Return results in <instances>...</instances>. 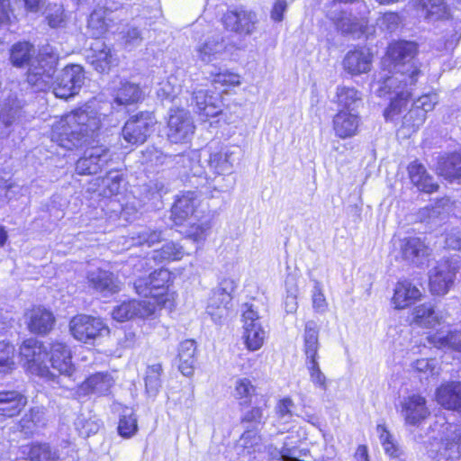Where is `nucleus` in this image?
I'll return each instance as SVG.
<instances>
[{"instance_id":"1","label":"nucleus","mask_w":461,"mask_h":461,"mask_svg":"<svg viewBox=\"0 0 461 461\" xmlns=\"http://www.w3.org/2000/svg\"><path fill=\"white\" fill-rule=\"evenodd\" d=\"M417 51V44L413 41L392 42L387 50V58L393 68L383 69L371 85L373 91L380 97L391 93L396 95L384 111L386 120H393L407 107L411 87L420 74L413 60Z\"/></svg>"},{"instance_id":"2","label":"nucleus","mask_w":461,"mask_h":461,"mask_svg":"<svg viewBox=\"0 0 461 461\" xmlns=\"http://www.w3.org/2000/svg\"><path fill=\"white\" fill-rule=\"evenodd\" d=\"M108 115L90 105H85L62 116L52 126L51 140L71 150L97 136L106 124Z\"/></svg>"},{"instance_id":"3","label":"nucleus","mask_w":461,"mask_h":461,"mask_svg":"<svg viewBox=\"0 0 461 461\" xmlns=\"http://www.w3.org/2000/svg\"><path fill=\"white\" fill-rule=\"evenodd\" d=\"M59 53L50 45L42 47L31 61L27 71V82L35 92L52 88L57 70Z\"/></svg>"},{"instance_id":"4","label":"nucleus","mask_w":461,"mask_h":461,"mask_svg":"<svg viewBox=\"0 0 461 461\" xmlns=\"http://www.w3.org/2000/svg\"><path fill=\"white\" fill-rule=\"evenodd\" d=\"M319 335L320 326L318 323L312 320L306 321L303 333V352L305 357V366L313 385L322 391H326L328 380L321 370L319 363V349L321 348Z\"/></svg>"},{"instance_id":"5","label":"nucleus","mask_w":461,"mask_h":461,"mask_svg":"<svg viewBox=\"0 0 461 461\" xmlns=\"http://www.w3.org/2000/svg\"><path fill=\"white\" fill-rule=\"evenodd\" d=\"M171 273L167 269L155 270L148 277H140L134 283L138 294L143 295L144 300H150L158 307L171 309L174 306V294L168 292L167 284L169 282Z\"/></svg>"},{"instance_id":"6","label":"nucleus","mask_w":461,"mask_h":461,"mask_svg":"<svg viewBox=\"0 0 461 461\" xmlns=\"http://www.w3.org/2000/svg\"><path fill=\"white\" fill-rule=\"evenodd\" d=\"M69 330L75 339L85 344H94L97 339L110 332L102 319L86 314L74 316L70 320Z\"/></svg>"},{"instance_id":"7","label":"nucleus","mask_w":461,"mask_h":461,"mask_svg":"<svg viewBox=\"0 0 461 461\" xmlns=\"http://www.w3.org/2000/svg\"><path fill=\"white\" fill-rule=\"evenodd\" d=\"M20 354L30 373L42 377L52 376L47 366L48 350L41 341L26 339L20 348Z\"/></svg>"},{"instance_id":"8","label":"nucleus","mask_w":461,"mask_h":461,"mask_svg":"<svg viewBox=\"0 0 461 461\" xmlns=\"http://www.w3.org/2000/svg\"><path fill=\"white\" fill-rule=\"evenodd\" d=\"M156 119L152 113L140 112L131 116L124 124L122 135L130 145H140L146 141L153 131Z\"/></svg>"},{"instance_id":"9","label":"nucleus","mask_w":461,"mask_h":461,"mask_svg":"<svg viewBox=\"0 0 461 461\" xmlns=\"http://www.w3.org/2000/svg\"><path fill=\"white\" fill-rule=\"evenodd\" d=\"M84 82L85 73L80 65L67 66L53 81V94L59 98L67 99L77 95Z\"/></svg>"},{"instance_id":"10","label":"nucleus","mask_w":461,"mask_h":461,"mask_svg":"<svg viewBox=\"0 0 461 461\" xmlns=\"http://www.w3.org/2000/svg\"><path fill=\"white\" fill-rule=\"evenodd\" d=\"M221 22L227 31L240 36H249L256 31L258 17L256 13L239 7L227 11Z\"/></svg>"},{"instance_id":"11","label":"nucleus","mask_w":461,"mask_h":461,"mask_svg":"<svg viewBox=\"0 0 461 461\" xmlns=\"http://www.w3.org/2000/svg\"><path fill=\"white\" fill-rule=\"evenodd\" d=\"M167 128V138L173 143L188 141L195 129L190 113L185 109L170 110Z\"/></svg>"},{"instance_id":"12","label":"nucleus","mask_w":461,"mask_h":461,"mask_svg":"<svg viewBox=\"0 0 461 461\" xmlns=\"http://www.w3.org/2000/svg\"><path fill=\"white\" fill-rule=\"evenodd\" d=\"M242 319L245 344L248 349L256 351L263 346L266 337V332L262 328L259 315L258 312L253 309L252 305L245 304Z\"/></svg>"},{"instance_id":"13","label":"nucleus","mask_w":461,"mask_h":461,"mask_svg":"<svg viewBox=\"0 0 461 461\" xmlns=\"http://www.w3.org/2000/svg\"><path fill=\"white\" fill-rule=\"evenodd\" d=\"M456 267L448 259L440 260L429 271V288L433 294L444 295L454 285Z\"/></svg>"},{"instance_id":"14","label":"nucleus","mask_w":461,"mask_h":461,"mask_svg":"<svg viewBox=\"0 0 461 461\" xmlns=\"http://www.w3.org/2000/svg\"><path fill=\"white\" fill-rule=\"evenodd\" d=\"M401 407V414L405 423L411 426H419L430 415L427 400L420 393H412L404 397Z\"/></svg>"},{"instance_id":"15","label":"nucleus","mask_w":461,"mask_h":461,"mask_svg":"<svg viewBox=\"0 0 461 461\" xmlns=\"http://www.w3.org/2000/svg\"><path fill=\"white\" fill-rule=\"evenodd\" d=\"M109 149L104 147H93L85 151L76 164V171L79 175L97 174L109 160H111Z\"/></svg>"},{"instance_id":"16","label":"nucleus","mask_w":461,"mask_h":461,"mask_svg":"<svg viewBox=\"0 0 461 461\" xmlns=\"http://www.w3.org/2000/svg\"><path fill=\"white\" fill-rule=\"evenodd\" d=\"M156 303L150 300H131L123 302L113 311V318L118 321H126L132 318H149L155 314Z\"/></svg>"},{"instance_id":"17","label":"nucleus","mask_w":461,"mask_h":461,"mask_svg":"<svg viewBox=\"0 0 461 461\" xmlns=\"http://www.w3.org/2000/svg\"><path fill=\"white\" fill-rule=\"evenodd\" d=\"M87 59L95 70L101 74L109 73L113 68L119 64L116 53L103 41H96L91 47V55H88Z\"/></svg>"},{"instance_id":"18","label":"nucleus","mask_w":461,"mask_h":461,"mask_svg":"<svg viewBox=\"0 0 461 461\" xmlns=\"http://www.w3.org/2000/svg\"><path fill=\"white\" fill-rule=\"evenodd\" d=\"M227 50V44L220 34H213L199 42L195 47L196 58L203 63L209 64L221 59Z\"/></svg>"},{"instance_id":"19","label":"nucleus","mask_w":461,"mask_h":461,"mask_svg":"<svg viewBox=\"0 0 461 461\" xmlns=\"http://www.w3.org/2000/svg\"><path fill=\"white\" fill-rule=\"evenodd\" d=\"M50 362L60 375L71 376L75 372L70 348L63 342L55 341L50 346Z\"/></svg>"},{"instance_id":"20","label":"nucleus","mask_w":461,"mask_h":461,"mask_svg":"<svg viewBox=\"0 0 461 461\" xmlns=\"http://www.w3.org/2000/svg\"><path fill=\"white\" fill-rule=\"evenodd\" d=\"M199 201L194 192H187L179 196L172 207V218L176 224L180 225L190 217L198 218Z\"/></svg>"},{"instance_id":"21","label":"nucleus","mask_w":461,"mask_h":461,"mask_svg":"<svg viewBox=\"0 0 461 461\" xmlns=\"http://www.w3.org/2000/svg\"><path fill=\"white\" fill-rule=\"evenodd\" d=\"M242 422L247 424V430L242 434L240 441L245 448H253L260 442L258 429L264 423L263 411L259 407L252 408L242 418Z\"/></svg>"},{"instance_id":"22","label":"nucleus","mask_w":461,"mask_h":461,"mask_svg":"<svg viewBox=\"0 0 461 461\" xmlns=\"http://www.w3.org/2000/svg\"><path fill=\"white\" fill-rule=\"evenodd\" d=\"M421 296V291L410 281H399L395 285L391 303L394 309L402 310L415 303Z\"/></svg>"},{"instance_id":"23","label":"nucleus","mask_w":461,"mask_h":461,"mask_svg":"<svg viewBox=\"0 0 461 461\" xmlns=\"http://www.w3.org/2000/svg\"><path fill=\"white\" fill-rule=\"evenodd\" d=\"M114 384V379L108 372H98L88 376L79 386L81 394L107 395Z\"/></svg>"},{"instance_id":"24","label":"nucleus","mask_w":461,"mask_h":461,"mask_svg":"<svg viewBox=\"0 0 461 461\" xmlns=\"http://www.w3.org/2000/svg\"><path fill=\"white\" fill-rule=\"evenodd\" d=\"M86 278L89 286L104 295L113 294L120 291L119 281L109 271L95 268L88 271Z\"/></svg>"},{"instance_id":"25","label":"nucleus","mask_w":461,"mask_h":461,"mask_svg":"<svg viewBox=\"0 0 461 461\" xmlns=\"http://www.w3.org/2000/svg\"><path fill=\"white\" fill-rule=\"evenodd\" d=\"M238 147L224 146L210 153L208 165L218 175L230 173L238 154Z\"/></svg>"},{"instance_id":"26","label":"nucleus","mask_w":461,"mask_h":461,"mask_svg":"<svg viewBox=\"0 0 461 461\" xmlns=\"http://www.w3.org/2000/svg\"><path fill=\"white\" fill-rule=\"evenodd\" d=\"M372 54L368 50L358 49L348 51L343 59L344 69L351 75H360L370 71Z\"/></svg>"},{"instance_id":"27","label":"nucleus","mask_w":461,"mask_h":461,"mask_svg":"<svg viewBox=\"0 0 461 461\" xmlns=\"http://www.w3.org/2000/svg\"><path fill=\"white\" fill-rule=\"evenodd\" d=\"M436 399L444 408L461 412V382L442 384L437 389Z\"/></svg>"},{"instance_id":"28","label":"nucleus","mask_w":461,"mask_h":461,"mask_svg":"<svg viewBox=\"0 0 461 461\" xmlns=\"http://www.w3.org/2000/svg\"><path fill=\"white\" fill-rule=\"evenodd\" d=\"M360 123V118L353 112L339 110L333 118V130L336 136L347 139L357 134Z\"/></svg>"},{"instance_id":"29","label":"nucleus","mask_w":461,"mask_h":461,"mask_svg":"<svg viewBox=\"0 0 461 461\" xmlns=\"http://www.w3.org/2000/svg\"><path fill=\"white\" fill-rule=\"evenodd\" d=\"M27 325L32 333L47 334L54 325L55 318L50 311L36 307L26 313Z\"/></svg>"},{"instance_id":"30","label":"nucleus","mask_w":461,"mask_h":461,"mask_svg":"<svg viewBox=\"0 0 461 461\" xmlns=\"http://www.w3.org/2000/svg\"><path fill=\"white\" fill-rule=\"evenodd\" d=\"M209 90L199 88L193 92V101L195 104L196 113L203 117H213L220 112V100L217 95H209Z\"/></svg>"},{"instance_id":"31","label":"nucleus","mask_w":461,"mask_h":461,"mask_svg":"<svg viewBox=\"0 0 461 461\" xmlns=\"http://www.w3.org/2000/svg\"><path fill=\"white\" fill-rule=\"evenodd\" d=\"M402 258L412 264H419L429 254V248L417 237H409L401 240Z\"/></svg>"},{"instance_id":"32","label":"nucleus","mask_w":461,"mask_h":461,"mask_svg":"<svg viewBox=\"0 0 461 461\" xmlns=\"http://www.w3.org/2000/svg\"><path fill=\"white\" fill-rule=\"evenodd\" d=\"M231 300L230 295L221 296L220 294H212L206 307V312L215 323L221 324L231 312Z\"/></svg>"},{"instance_id":"33","label":"nucleus","mask_w":461,"mask_h":461,"mask_svg":"<svg viewBox=\"0 0 461 461\" xmlns=\"http://www.w3.org/2000/svg\"><path fill=\"white\" fill-rule=\"evenodd\" d=\"M438 174L452 182L461 178V155L454 152L438 158L436 167Z\"/></svg>"},{"instance_id":"34","label":"nucleus","mask_w":461,"mask_h":461,"mask_svg":"<svg viewBox=\"0 0 461 461\" xmlns=\"http://www.w3.org/2000/svg\"><path fill=\"white\" fill-rule=\"evenodd\" d=\"M26 404V398L17 391H0V416L14 417Z\"/></svg>"},{"instance_id":"35","label":"nucleus","mask_w":461,"mask_h":461,"mask_svg":"<svg viewBox=\"0 0 461 461\" xmlns=\"http://www.w3.org/2000/svg\"><path fill=\"white\" fill-rule=\"evenodd\" d=\"M196 343L193 339L182 341L178 348V369L185 376H191L196 362Z\"/></svg>"},{"instance_id":"36","label":"nucleus","mask_w":461,"mask_h":461,"mask_svg":"<svg viewBox=\"0 0 461 461\" xmlns=\"http://www.w3.org/2000/svg\"><path fill=\"white\" fill-rule=\"evenodd\" d=\"M408 172L411 183L419 190L428 194L438 190V184L434 183L433 177L427 173L423 165L414 161L409 165Z\"/></svg>"},{"instance_id":"37","label":"nucleus","mask_w":461,"mask_h":461,"mask_svg":"<svg viewBox=\"0 0 461 461\" xmlns=\"http://www.w3.org/2000/svg\"><path fill=\"white\" fill-rule=\"evenodd\" d=\"M142 95V90L139 85L122 81L120 86L114 89L113 101L118 105H129L140 101Z\"/></svg>"},{"instance_id":"38","label":"nucleus","mask_w":461,"mask_h":461,"mask_svg":"<svg viewBox=\"0 0 461 461\" xmlns=\"http://www.w3.org/2000/svg\"><path fill=\"white\" fill-rule=\"evenodd\" d=\"M117 9L118 5L113 7L110 6L108 3H105L104 9H96L90 14L88 19V29L94 38H99L106 32L109 26L106 19V14L107 12H113Z\"/></svg>"},{"instance_id":"39","label":"nucleus","mask_w":461,"mask_h":461,"mask_svg":"<svg viewBox=\"0 0 461 461\" xmlns=\"http://www.w3.org/2000/svg\"><path fill=\"white\" fill-rule=\"evenodd\" d=\"M361 102V93L353 86H338L336 89V103L341 110L353 112Z\"/></svg>"},{"instance_id":"40","label":"nucleus","mask_w":461,"mask_h":461,"mask_svg":"<svg viewBox=\"0 0 461 461\" xmlns=\"http://www.w3.org/2000/svg\"><path fill=\"white\" fill-rule=\"evenodd\" d=\"M35 49L32 44L28 41H19L13 45L10 50V60L14 67L21 68L25 64L30 66Z\"/></svg>"},{"instance_id":"41","label":"nucleus","mask_w":461,"mask_h":461,"mask_svg":"<svg viewBox=\"0 0 461 461\" xmlns=\"http://www.w3.org/2000/svg\"><path fill=\"white\" fill-rule=\"evenodd\" d=\"M412 316L413 322L423 328H432L439 322L438 316L430 303L415 307Z\"/></svg>"},{"instance_id":"42","label":"nucleus","mask_w":461,"mask_h":461,"mask_svg":"<svg viewBox=\"0 0 461 461\" xmlns=\"http://www.w3.org/2000/svg\"><path fill=\"white\" fill-rule=\"evenodd\" d=\"M185 255L182 246L175 242H167L159 249L153 251L152 258L158 264L180 260Z\"/></svg>"},{"instance_id":"43","label":"nucleus","mask_w":461,"mask_h":461,"mask_svg":"<svg viewBox=\"0 0 461 461\" xmlns=\"http://www.w3.org/2000/svg\"><path fill=\"white\" fill-rule=\"evenodd\" d=\"M425 18L436 21L447 16V6L442 0H415Z\"/></svg>"},{"instance_id":"44","label":"nucleus","mask_w":461,"mask_h":461,"mask_svg":"<svg viewBox=\"0 0 461 461\" xmlns=\"http://www.w3.org/2000/svg\"><path fill=\"white\" fill-rule=\"evenodd\" d=\"M117 430L119 435L124 438H131L137 433V418L131 409L126 408L122 411Z\"/></svg>"},{"instance_id":"45","label":"nucleus","mask_w":461,"mask_h":461,"mask_svg":"<svg viewBox=\"0 0 461 461\" xmlns=\"http://www.w3.org/2000/svg\"><path fill=\"white\" fill-rule=\"evenodd\" d=\"M450 210L449 199L441 198L434 205L427 206L420 211L422 219L429 221H442L446 219Z\"/></svg>"},{"instance_id":"46","label":"nucleus","mask_w":461,"mask_h":461,"mask_svg":"<svg viewBox=\"0 0 461 461\" xmlns=\"http://www.w3.org/2000/svg\"><path fill=\"white\" fill-rule=\"evenodd\" d=\"M425 120V112L411 106L402 118V130L406 131V134L411 135L417 131V130L424 123Z\"/></svg>"},{"instance_id":"47","label":"nucleus","mask_w":461,"mask_h":461,"mask_svg":"<svg viewBox=\"0 0 461 461\" xmlns=\"http://www.w3.org/2000/svg\"><path fill=\"white\" fill-rule=\"evenodd\" d=\"M29 456L32 461H59L58 451L46 443L32 444Z\"/></svg>"},{"instance_id":"48","label":"nucleus","mask_w":461,"mask_h":461,"mask_svg":"<svg viewBox=\"0 0 461 461\" xmlns=\"http://www.w3.org/2000/svg\"><path fill=\"white\" fill-rule=\"evenodd\" d=\"M162 366L160 364L149 366L146 371L145 387L149 396L154 397L159 391L161 386L160 375Z\"/></svg>"},{"instance_id":"49","label":"nucleus","mask_w":461,"mask_h":461,"mask_svg":"<svg viewBox=\"0 0 461 461\" xmlns=\"http://www.w3.org/2000/svg\"><path fill=\"white\" fill-rule=\"evenodd\" d=\"M44 412L41 408H32L25 413L20 420V426L24 433H32L33 430L43 424Z\"/></svg>"},{"instance_id":"50","label":"nucleus","mask_w":461,"mask_h":461,"mask_svg":"<svg viewBox=\"0 0 461 461\" xmlns=\"http://www.w3.org/2000/svg\"><path fill=\"white\" fill-rule=\"evenodd\" d=\"M121 39L127 50H132L140 46L143 41L140 29L133 23L127 24L121 32Z\"/></svg>"},{"instance_id":"51","label":"nucleus","mask_w":461,"mask_h":461,"mask_svg":"<svg viewBox=\"0 0 461 461\" xmlns=\"http://www.w3.org/2000/svg\"><path fill=\"white\" fill-rule=\"evenodd\" d=\"M181 86L177 84L176 77H169L159 83L157 95L162 101H173L180 93Z\"/></svg>"},{"instance_id":"52","label":"nucleus","mask_w":461,"mask_h":461,"mask_svg":"<svg viewBox=\"0 0 461 461\" xmlns=\"http://www.w3.org/2000/svg\"><path fill=\"white\" fill-rule=\"evenodd\" d=\"M285 299L284 303L285 311L287 313H294L298 308L297 295L298 286L294 276H287L285 279Z\"/></svg>"},{"instance_id":"53","label":"nucleus","mask_w":461,"mask_h":461,"mask_svg":"<svg viewBox=\"0 0 461 461\" xmlns=\"http://www.w3.org/2000/svg\"><path fill=\"white\" fill-rule=\"evenodd\" d=\"M76 428L82 437H90L96 434L101 427V420L95 416L86 417L80 415L76 421Z\"/></svg>"},{"instance_id":"54","label":"nucleus","mask_w":461,"mask_h":461,"mask_svg":"<svg viewBox=\"0 0 461 461\" xmlns=\"http://www.w3.org/2000/svg\"><path fill=\"white\" fill-rule=\"evenodd\" d=\"M163 240L162 232L157 230L143 229L131 237L132 245L151 247Z\"/></svg>"},{"instance_id":"55","label":"nucleus","mask_w":461,"mask_h":461,"mask_svg":"<svg viewBox=\"0 0 461 461\" xmlns=\"http://www.w3.org/2000/svg\"><path fill=\"white\" fill-rule=\"evenodd\" d=\"M256 388L248 378H239L235 383V397L241 401L242 404L251 402V397L255 394Z\"/></svg>"},{"instance_id":"56","label":"nucleus","mask_w":461,"mask_h":461,"mask_svg":"<svg viewBox=\"0 0 461 461\" xmlns=\"http://www.w3.org/2000/svg\"><path fill=\"white\" fill-rule=\"evenodd\" d=\"M376 429L384 452L392 457L399 456L401 450L386 428L384 425H377Z\"/></svg>"},{"instance_id":"57","label":"nucleus","mask_w":461,"mask_h":461,"mask_svg":"<svg viewBox=\"0 0 461 461\" xmlns=\"http://www.w3.org/2000/svg\"><path fill=\"white\" fill-rule=\"evenodd\" d=\"M167 158L168 157L160 149L154 146H149L142 151L141 162L144 165L153 167L164 165Z\"/></svg>"},{"instance_id":"58","label":"nucleus","mask_w":461,"mask_h":461,"mask_svg":"<svg viewBox=\"0 0 461 461\" xmlns=\"http://www.w3.org/2000/svg\"><path fill=\"white\" fill-rule=\"evenodd\" d=\"M122 182V177L118 172H109L102 180L104 185L103 194L104 196H113L119 194Z\"/></svg>"},{"instance_id":"59","label":"nucleus","mask_w":461,"mask_h":461,"mask_svg":"<svg viewBox=\"0 0 461 461\" xmlns=\"http://www.w3.org/2000/svg\"><path fill=\"white\" fill-rule=\"evenodd\" d=\"M14 348L13 345L0 341V373H6L13 369Z\"/></svg>"},{"instance_id":"60","label":"nucleus","mask_w":461,"mask_h":461,"mask_svg":"<svg viewBox=\"0 0 461 461\" xmlns=\"http://www.w3.org/2000/svg\"><path fill=\"white\" fill-rule=\"evenodd\" d=\"M212 82L213 85H221V86H236L240 84V77L238 74L224 71L218 73H211Z\"/></svg>"},{"instance_id":"61","label":"nucleus","mask_w":461,"mask_h":461,"mask_svg":"<svg viewBox=\"0 0 461 461\" xmlns=\"http://www.w3.org/2000/svg\"><path fill=\"white\" fill-rule=\"evenodd\" d=\"M312 303L314 312L317 313H324L328 309L326 297L322 291L321 283L318 281L314 282V286L312 291Z\"/></svg>"},{"instance_id":"62","label":"nucleus","mask_w":461,"mask_h":461,"mask_svg":"<svg viewBox=\"0 0 461 461\" xmlns=\"http://www.w3.org/2000/svg\"><path fill=\"white\" fill-rule=\"evenodd\" d=\"M400 23V17L395 13H385L376 21L377 27L384 32H394Z\"/></svg>"},{"instance_id":"63","label":"nucleus","mask_w":461,"mask_h":461,"mask_svg":"<svg viewBox=\"0 0 461 461\" xmlns=\"http://www.w3.org/2000/svg\"><path fill=\"white\" fill-rule=\"evenodd\" d=\"M294 402L290 398L280 400L276 405V414L284 423L288 422L293 417Z\"/></svg>"},{"instance_id":"64","label":"nucleus","mask_w":461,"mask_h":461,"mask_svg":"<svg viewBox=\"0 0 461 461\" xmlns=\"http://www.w3.org/2000/svg\"><path fill=\"white\" fill-rule=\"evenodd\" d=\"M438 348H447L461 352V332H450L448 335L438 339Z\"/></svg>"}]
</instances>
